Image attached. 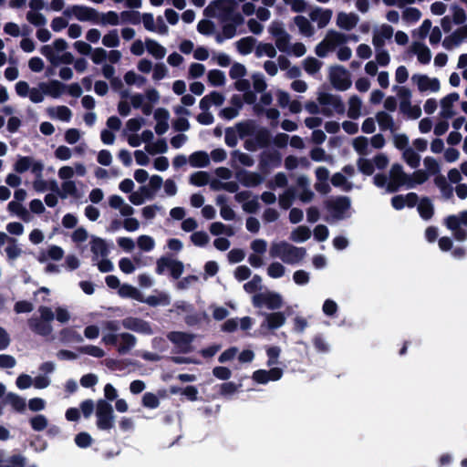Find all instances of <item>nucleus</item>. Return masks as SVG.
<instances>
[{
	"label": "nucleus",
	"mask_w": 467,
	"mask_h": 467,
	"mask_svg": "<svg viewBox=\"0 0 467 467\" xmlns=\"http://www.w3.org/2000/svg\"><path fill=\"white\" fill-rule=\"evenodd\" d=\"M465 39H467V24L456 29L442 41V46L447 50L458 47Z\"/></svg>",
	"instance_id": "obj_23"
},
{
	"label": "nucleus",
	"mask_w": 467,
	"mask_h": 467,
	"mask_svg": "<svg viewBox=\"0 0 467 467\" xmlns=\"http://www.w3.org/2000/svg\"><path fill=\"white\" fill-rule=\"evenodd\" d=\"M254 54L256 57H268L274 58L277 55L275 47L271 43L259 42L256 43Z\"/></svg>",
	"instance_id": "obj_41"
},
{
	"label": "nucleus",
	"mask_w": 467,
	"mask_h": 467,
	"mask_svg": "<svg viewBox=\"0 0 467 467\" xmlns=\"http://www.w3.org/2000/svg\"><path fill=\"white\" fill-rule=\"evenodd\" d=\"M87 168L82 162H75L73 166L64 165L57 171V176L61 181H70L74 176L84 177Z\"/></svg>",
	"instance_id": "obj_19"
},
{
	"label": "nucleus",
	"mask_w": 467,
	"mask_h": 467,
	"mask_svg": "<svg viewBox=\"0 0 467 467\" xmlns=\"http://www.w3.org/2000/svg\"><path fill=\"white\" fill-rule=\"evenodd\" d=\"M65 16L74 17L80 22L95 23L98 16V10L83 5H74L67 7L63 12Z\"/></svg>",
	"instance_id": "obj_8"
},
{
	"label": "nucleus",
	"mask_w": 467,
	"mask_h": 467,
	"mask_svg": "<svg viewBox=\"0 0 467 467\" xmlns=\"http://www.w3.org/2000/svg\"><path fill=\"white\" fill-rule=\"evenodd\" d=\"M145 47L147 52L156 59H162L167 53L166 48L152 38L145 39Z\"/></svg>",
	"instance_id": "obj_34"
},
{
	"label": "nucleus",
	"mask_w": 467,
	"mask_h": 467,
	"mask_svg": "<svg viewBox=\"0 0 467 467\" xmlns=\"http://www.w3.org/2000/svg\"><path fill=\"white\" fill-rule=\"evenodd\" d=\"M145 150L150 155L162 154L168 151V145L164 139H161L154 142L147 143Z\"/></svg>",
	"instance_id": "obj_53"
},
{
	"label": "nucleus",
	"mask_w": 467,
	"mask_h": 467,
	"mask_svg": "<svg viewBox=\"0 0 467 467\" xmlns=\"http://www.w3.org/2000/svg\"><path fill=\"white\" fill-rule=\"evenodd\" d=\"M401 158L412 169L418 168L420 163V156L412 147L403 150Z\"/></svg>",
	"instance_id": "obj_47"
},
{
	"label": "nucleus",
	"mask_w": 467,
	"mask_h": 467,
	"mask_svg": "<svg viewBox=\"0 0 467 467\" xmlns=\"http://www.w3.org/2000/svg\"><path fill=\"white\" fill-rule=\"evenodd\" d=\"M310 237L311 230L305 225H300L295 228L290 234V239L296 243H304Z\"/></svg>",
	"instance_id": "obj_51"
},
{
	"label": "nucleus",
	"mask_w": 467,
	"mask_h": 467,
	"mask_svg": "<svg viewBox=\"0 0 467 467\" xmlns=\"http://www.w3.org/2000/svg\"><path fill=\"white\" fill-rule=\"evenodd\" d=\"M411 82L417 87L421 93H437L441 89V82L437 78H431L426 74H413Z\"/></svg>",
	"instance_id": "obj_13"
},
{
	"label": "nucleus",
	"mask_w": 467,
	"mask_h": 467,
	"mask_svg": "<svg viewBox=\"0 0 467 467\" xmlns=\"http://www.w3.org/2000/svg\"><path fill=\"white\" fill-rule=\"evenodd\" d=\"M7 210L15 213L17 217L22 219L26 223L32 221V215L30 212L18 202H10L7 205Z\"/></svg>",
	"instance_id": "obj_38"
},
{
	"label": "nucleus",
	"mask_w": 467,
	"mask_h": 467,
	"mask_svg": "<svg viewBox=\"0 0 467 467\" xmlns=\"http://www.w3.org/2000/svg\"><path fill=\"white\" fill-rule=\"evenodd\" d=\"M389 176L387 192H393L402 186L407 187L409 174L404 171L401 164L393 163L389 169Z\"/></svg>",
	"instance_id": "obj_12"
},
{
	"label": "nucleus",
	"mask_w": 467,
	"mask_h": 467,
	"mask_svg": "<svg viewBox=\"0 0 467 467\" xmlns=\"http://www.w3.org/2000/svg\"><path fill=\"white\" fill-rule=\"evenodd\" d=\"M420 217L424 220H430L433 215V205L430 199H421L417 206Z\"/></svg>",
	"instance_id": "obj_58"
},
{
	"label": "nucleus",
	"mask_w": 467,
	"mask_h": 467,
	"mask_svg": "<svg viewBox=\"0 0 467 467\" xmlns=\"http://www.w3.org/2000/svg\"><path fill=\"white\" fill-rule=\"evenodd\" d=\"M323 63L314 57H307L302 62L304 70L309 74H317L322 67Z\"/></svg>",
	"instance_id": "obj_57"
},
{
	"label": "nucleus",
	"mask_w": 467,
	"mask_h": 467,
	"mask_svg": "<svg viewBox=\"0 0 467 467\" xmlns=\"http://www.w3.org/2000/svg\"><path fill=\"white\" fill-rule=\"evenodd\" d=\"M269 255L271 258L279 259L284 264L298 265L305 259L306 250L286 241H275L271 243Z\"/></svg>",
	"instance_id": "obj_1"
},
{
	"label": "nucleus",
	"mask_w": 467,
	"mask_h": 467,
	"mask_svg": "<svg viewBox=\"0 0 467 467\" xmlns=\"http://www.w3.org/2000/svg\"><path fill=\"white\" fill-rule=\"evenodd\" d=\"M444 223L453 233L456 240L462 242L467 239V233L462 228L467 227V211L457 215L448 216L444 220Z\"/></svg>",
	"instance_id": "obj_9"
},
{
	"label": "nucleus",
	"mask_w": 467,
	"mask_h": 467,
	"mask_svg": "<svg viewBox=\"0 0 467 467\" xmlns=\"http://www.w3.org/2000/svg\"><path fill=\"white\" fill-rule=\"evenodd\" d=\"M118 294L121 297H129L137 301H143V295L139 289L129 284H123L119 286Z\"/></svg>",
	"instance_id": "obj_43"
},
{
	"label": "nucleus",
	"mask_w": 467,
	"mask_h": 467,
	"mask_svg": "<svg viewBox=\"0 0 467 467\" xmlns=\"http://www.w3.org/2000/svg\"><path fill=\"white\" fill-rule=\"evenodd\" d=\"M141 21L144 28L152 33L165 36L169 33V27L161 16L156 18L151 13H144L141 16Z\"/></svg>",
	"instance_id": "obj_16"
},
{
	"label": "nucleus",
	"mask_w": 467,
	"mask_h": 467,
	"mask_svg": "<svg viewBox=\"0 0 467 467\" xmlns=\"http://www.w3.org/2000/svg\"><path fill=\"white\" fill-rule=\"evenodd\" d=\"M236 178L245 187H255L263 182V178L256 172L248 171H240L236 173Z\"/></svg>",
	"instance_id": "obj_29"
},
{
	"label": "nucleus",
	"mask_w": 467,
	"mask_h": 467,
	"mask_svg": "<svg viewBox=\"0 0 467 467\" xmlns=\"http://www.w3.org/2000/svg\"><path fill=\"white\" fill-rule=\"evenodd\" d=\"M234 129L238 132V135L241 139L253 135L255 131V125L253 121L247 120L239 122L234 126Z\"/></svg>",
	"instance_id": "obj_60"
},
{
	"label": "nucleus",
	"mask_w": 467,
	"mask_h": 467,
	"mask_svg": "<svg viewBox=\"0 0 467 467\" xmlns=\"http://www.w3.org/2000/svg\"><path fill=\"white\" fill-rule=\"evenodd\" d=\"M266 274L273 279L282 278L286 274V268L283 262L274 261L267 266Z\"/></svg>",
	"instance_id": "obj_46"
},
{
	"label": "nucleus",
	"mask_w": 467,
	"mask_h": 467,
	"mask_svg": "<svg viewBox=\"0 0 467 467\" xmlns=\"http://www.w3.org/2000/svg\"><path fill=\"white\" fill-rule=\"evenodd\" d=\"M329 207L337 214H343L350 207V199L339 196L329 202Z\"/></svg>",
	"instance_id": "obj_45"
},
{
	"label": "nucleus",
	"mask_w": 467,
	"mask_h": 467,
	"mask_svg": "<svg viewBox=\"0 0 467 467\" xmlns=\"http://www.w3.org/2000/svg\"><path fill=\"white\" fill-rule=\"evenodd\" d=\"M154 119H156L155 131L159 135L164 134L169 129L168 120L170 113L167 109L159 108L154 112Z\"/></svg>",
	"instance_id": "obj_28"
},
{
	"label": "nucleus",
	"mask_w": 467,
	"mask_h": 467,
	"mask_svg": "<svg viewBox=\"0 0 467 467\" xmlns=\"http://www.w3.org/2000/svg\"><path fill=\"white\" fill-rule=\"evenodd\" d=\"M43 171L44 169H40L34 173L35 179L32 182V188L36 192H44L49 188L48 182L44 179Z\"/></svg>",
	"instance_id": "obj_59"
},
{
	"label": "nucleus",
	"mask_w": 467,
	"mask_h": 467,
	"mask_svg": "<svg viewBox=\"0 0 467 467\" xmlns=\"http://www.w3.org/2000/svg\"><path fill=\"white\" fill-rule=\"evenodd\" d=\"M317 99L322 106L321 113L327 117L334 114L343 115L346 111L345 104L339 96L319 91Z\"/></svg>",
	"instance_id": "obj_4"
},
{
	"label": "nucleus",
	"mask_w": 467,
	"mask_h": 467,
	"mask_svg": "<svg viewBox=\"0 0 467 467\" xmlns=\"http://www.w3.org/2000/svg\"><path fill=\"white\" fill-rule=\"evenodd\" d=\"M96 425L100 431H109L114 427V410L110 403L99 400L96 404Z\"/></svg>",
	"instance_id": "obj_5"
},
{
	"label": "nucleus",
	"mask_w": 467,
	"mask_h": 467,
	"mask_svg": "<svg viewBox=\"0 0 467 467\" xmlns=\"http://www.w3.org/2000/svg\"><path fill=\"white\" fill-rule=\"evenodd\" d=\"M78 188L77 184L74 181H62L61 183V192H59V196L62 199H66L69 196H77Z\"/></svg>",
	"instance_id": "obj_64"
},
{
	"label": "nucleus",
	"mask_w": 467,
	"mask_h": 467,
	"mask_svg": "<svg viewBox=\"0 0 467 467\" xmlns=\"http://www.w3.org/2000/svg\"><path fill=\"white\" fill-rule=\"evenodd\" d=\"M146 198L151 199L152 195L147 187L142 186L137 192H132L129 196V201L134 205H141L145 202Z\"/></svg>",
	"instance_id": "obj_50"
},
{
	"label": "nucleus",
	"mask_w": 467,
	"mask_h": 467,
	"mask_svg": "<svg viewBox=\"0 0 467 467\" xmlns=\"http://www.w3.org/2000/svg\"><path fill=\"white\" fill-rule=\"evenodd\" d=\"M333 12L330 9L315 7L311 10L309 17L313 22L317 23L318 28H324L329 24Z\"/></svg>",
	"instance_id": "obj_26"
},
{
	"label": "nucleus",
	"mask_w": 467,
	"mask_h": 467,
	"mask_svg": "<svg viewBox=\"0 0 467 467\" xmlns=\"http://www.w3.org/2000/svg\"><path fill=\"white\" fill-rule=\"evenodd\" d=\"M359 17L353 12H338L336 16V26L345 31L353 30L358 24Z\"/></svg>",
	"instance_id": "obj_22"
},
{
	"label": "nucleus",
	"mask_w": 467,
	"mask_h": 467,
	"mask_svg": "<svg viewBox=\"0 0 467 467\" xmlns=\"http://www.w3.org/2000/svg\"><path fill=\"white\" fill-rule=\"evenodd\" d=\"M356 174L357 171L353 165H345L339 171L332 175L331 183L334 187L339 188L341 191L348 192L354 188H358V186H356L352 182V179Z\"/></svg>",
	"instance_id": "obj_6"
},
{
	"label": "nucleus",
	"mask_w": 467,
	"mask_h": 467,
	"mask_svg": "<svg viewBox=\"0 0 467 467\" xmlns=\"http://www.w3.org/2000/svg\"><path fill=\"white\" fill-rule=\"evenodd\" d=\"M401 113L410 119H417L421 116V109L419 105H412L411 102L400 107Z\"/></svg>",
	"instance_id": "obj_63"
},
{
	"label": "nucleus",
	"mask_w": 467,
	"mask_h": 467,
	"mask_svg": "<svg viewBox=\"0 0 467 467\" xmlns=\"http://www.w3.org/2000/svg\"><path fill=\"white\" fill-rule=\"evenodd\" d=\"M100 364L106 366L112 371H122L130 367L133 368L140 367L139 361L129 358H107L100 360Z\"/></svg>",
	"instance_id": "obj_18"
},
{
	"label": "nucleus",
	"mask_w": 467,
	"mask_h": 467,
	"mask_svg": "<svg viewBox=\"0 0 467 467\" xmlns=\"http://www.w3.org/2000/svg\"><path fill=\"white\" fill-rule=\"evenodd\" d=\"M124 325L132 330L145 333V334H150L152 333L151 327L150 324L142 319L139 318H127L124 321Z\"/></svg>",
	"instance_id": "obj_37"
},
{
	"label": "nucleus",
	"mask_w": 467,
	"mask_h": 467,
	"mask_svg": "<svg viewBox=\"0 0 467 467\" xmlns=\"http://www.w3.org/2000/svg\"><path fill=\"white\" fill-rule=\"evenodd\" d=\"M235 3L232 0H215L204 9L207 16L217 17L222 21L235 20Z\"/></svg>",
	"instance_id": "obj_3"
},
{
	"label": "nucleus",
	"mask_w": 467,
	"mask_h": 467,
	"mask_svg": "<svg viewBox=\"0 0 467 467\" xmlns=\"http://www.w3.org/2000/svg\"><path fill=\"white\" fill-rule=\"evenodd\" d=\"M265 319L261 324V329L275 330L283 327L285 323L286 317L282 312L264 313Z\"/></svg>",
	"instance_id": "obj_21"
},
{
	"label": "nucleus",
	"mask_w": 467,
	"mask_h": 467,
	"mask_svg": "<svg viewBox=\"0 0 467 467\" xmlns=\"http://www.w3.org/2000/svg\"><path fill=\"white\" fill-rule=\"evenodd\" d=\"M209 231L213 235L218 236L224 234L226 236H233L234 235V230L232 226L226 225L221 222H214L213 223L210 227Z\"/></svg>",
	"instance_id": "obj_55"
},
{
	"label": "nucleus",
	"mask_w": 467,
	"mask_h": 467,
	"mask_svg": "<svg viewBox=\"0 0 467 467\" xmlns=\"http://www.w3.org/2000/svg\"><path fill=\"white\" fill-rule=\"evenodd\" d=\"M352 147L355 151L361 155L366 156L370 154L368 139L364 136H358L352 140Z\"/></svg>",
	"instance_id": "obj_48"
},
{
	"label": "nucleus",
	"mask_w": 467,
	"mask_h": 467,
	"mask_svg": "<svg viewBox=\"0 0 467 467\" xmlns=\"http://www.w3.org/2000/svg\"><path fill=\"white\" fill-rule=\"evenodd\" d=\"M376 120L381 130L394 131L396 130L395 121L392 116L385 111H379L376 114Z\"/></svg>",
	"instance_id": "obj_40"
},
{
	"label": "nucleus",
	"mask_w": 467,
	"mask_h": 467,
	"mask_svg": "<svg viewBox=\"0 0 467 467\" xmlns=\"http://www.w3.org/2000/svg\"><path fill=\"white\" fill-rule=\"evenodd\" d=\"M29 326L35 332L44 336L49 335L52 331L51 324L41 319H30Z\"/></svg>",
	"instance_id": "obj_56"
},
{
	"label": "nucleus",
	"mask_w": 467,
	"mask_h": 467,
	"mask_svg": "<svg viewBox=\"0 0 467 467\" xmlns=\"http://www.w3.org/2000/svg\"><path fill=\"white\" fill-rule=\"evenodd\" d=\"M170 271L171 276L178 279L183 273V264L178 260L170 257H161L156 263V273L163 275L166 271Z\"/></svg>",
	"instance_id": "obj_15"
},
{
	"label": "nucleus",
	"mask_w": 467,
	"mask_h": 467,
	"mask_svg": "<svg viewBox=\"0 0 467 467\" xmlns=\"http://www.w3.org/2000/svg\"><path fill=\"white\" fill-rule=\"evenodd\" d=\"M420 17L421 13L416 7H406L402 11V20L408 25L416 23L420 19Z\"/></svg>",
	"instance_id": "obj_61"
},
{
	"label": "nucleus",
	"mask_w": 467,
	"mask_h": 467,
	"mask_svg": "<svg viewBox=\"0 0 467 467\" xmlns=\"http://www.w3.org/2000/svg\"><path fill=\"white\" fill-rule=\"evenodd\" d=\"M102 45L108 48H116L120 45V38L117 29L108 31L101 38Z\"/></svg>",
	"instance_id": "obj_49"
},
{
	"label": "nucleus",
	"mask_w": 467,
	"mask_h": 467,
	"mask_svg": "<svg viewBox=\"0 0 467 467\" xmlns=\"http://www.w3.org/2000/svg\"><path fill=\"white\" fill-rule=\"evenodd\" d=\"M294 23L297 26L299 33L305 37H311L315 35L316 30L308 18L303 16H296Z\"/></svg>",
	"instance_id": "obj_33"
},
{
	"label": "nucleus",
	"mask_w": 467,
	"mask_h": 467,
	"mask_svg": "<svg viewBox=\"0 0 467 467\" xmlns=\"http://www.w3.org/2000/svg\"><path fill=\"white\" fill-rule=\"evenodd\" d=\"M252 301L255 307H262L265 306L271 310L278 309L283 306L282 296L273 291L255 294L253 296Z\"/></svg>",
	"instance_id": "obj_11"
},
{
	"label": "nucleus",
	"mask_w": 467,
	"mask_h": 467,
	"mask_svg": "<svg viewBox=\"0 0 467 467\" xmlns=\"http://www.w3.org/2000/svg\"><path fill=\"white\" fill-rule=\"evenodd\" d=\"M394 33V29L388 24H382L379 28L375 29L372 36L373 46L385 47L386 40H389Z\"/></svg>",
	"instance_id": "obj_25"
},
{
	"label": "nucleus",
	"mask_w": 467,
	"mask_h": 467,
	"mask_svg": "<svg viewBox=\"0 0 467 467\" xmlns=\"http://www.w3.org/2000/svg\"><path fill=\"white\" fill-rule=\"evenodd\" d=\"M348 37L342 32L330 29L325 37L315 47V53L319 57H326L328 53L335 51L340 46L347 44Z\"/></svg>",
	"instance_id": "obj_2"
},
{
	"label": "nucleus",
	"mask_w": 467,
	"mask_h": 467,
	"mask_svg": "<svg viewBox=\"0 0 467 467\" xmlns=\"http://www.w3.org/2000/svg\"><path fill=\"white\" fill-rule=\"evenodd\" d=\"M348 116L356 119L361 116L362 100L356 95L349 98L348 101Z\"/></svg>",
	"instance_id": "obj_42"
},
{
	"label": "nucleus",
	"mask_w": 467,
	"mask_h": 467,
	"mask_svg": "<svg viewBox=\"0 0 467 467\" xmlns=\"http://www.w3.org/2000/svg\"><path fill=\"white\" fill-rule=\"evenodd\" d=\"M283 376V369L280 368H271L269 370L257 369L253 373L252 379L259 384H266L269 381H276Z\"/></svg>",
	"instance_id": "obj_20"
},
{
	"label": "nucleus",
	"mask_w": 467,
	"mask_h": 467,
	"mask_svg": "<svg viewBox=\"0 0 467 467\" xmlns=\"http://www.w3.org/2000/svg\"><path fill=\"white\" fill-rule=\"evenodd\" d=\"M142 303H146L150 306H168L171 303L170 296L164 292H158L156 295L143 297Z\"/></svg>",
	"instance_id": "obj_44"
},
{
	"label": "nucleus",
	"mask_w": 467,
	"mask_h": 467,
	"mask_svg": "<svg viewBox=\"0 0 467 467\" xmlns=\"http://www.w3.org/2000/svg\"><path fill=\"white\" fill-rule=\"evenodd\" d=\"M409 52L416 56L418 62L421 65H428L432 57L431 49L420 41L413 42L409 47Z\"/></svg>",
	"instance_id": "obj_24"
},
{
	"label": "nucleus",
	"mask_w": 467,
	"mask_h": 467,
	"mask_svg": "<svg viewBox=\"0 0 467 467\" xmlns=\"http://www.w3.org/2000/svg\"><path fill=\"white\" fill-rule=\"evenodd\" d=\"M45 165L41 160H37L33 156H21L18 155L13 169L16 173L22 174L30 171L33 174L40 169H44Z\"/></svg>",
	"instance_id": "obj_14"
},
{
	"label": "nucleus",
	"mask_w": 467,
	"mask_h": 467,
	"mask_svg": "<svg viewBox=\"0 0 467 467\" xmlns=\"http://www.w3.org/2000/svg\"><path fill=\"white\" fill-rule=\"evenodd\" d=\"M430 176L427 171L424 170H417L413 173L409 174L407 188L411 189L416 185L422 184L427 182Z\"/></svg>",
	"instance_id": "obj_54"
},
{
	"label": "nucleus",
	"mask_w": 467,
	"mask_h": 467,
	"mask_svg": "<svg viewBox=\"0 0 467 467\" xmlns=\"http://www.w3.org/2000/svg\"><path fill=\"white\" fill-rule=\"evenodd\" d=\"M90 250L93 254V261H98L100 257H106L109 254L105 240L97 236L91 238Z\"/></svg>",
	"instance_id": "obj_30"
},
{
	"label": "nucleus",
	"mask_w": 467,
	"mask_h": 467,
	"mask_svg": "<svg viewBox=\"0 0 467 467\" xmlns=\"http://www.w3.org/2000/svg\"><path fill=\"white\" fill-rule=\"evenodd\" d=\"M94 24L115 26L119 24V16L115 11H108L106 13L98 11V16Z\"/></svg>",
	"instance_id": "obj_39"
},
{
	"label": "nucleus",
	"mask_w": 467,
	"mask_h": 467,
	"mask_svg": "<svg viewBox=\"0 0 467 467\" xmlns=\"http://www.w3.org/2000/svg\"><path fill=\"white\" fill-rule=\"evenodd\" d=\"M167 337L175 345V347L187 348L193 341L194 335L181 331H173L169 333Z\"/></svg>",
	"instance_id": "obj_31"
},
{
	"label": "nucleus",
	"mask_w": 467,
	"mask_h": 467,
	"mask_svg": "<svg viewBox=\"0 0 467 467\" xmlns=\"http://www.w3.org/2000/svg\"><path fill=\"white\" fill-rule=\"evenodd\" d=\"M375 48V61L379 67H388L391 61L389 52L381 46H373Z\"/></svg>",
	"instance_id": "obj_52"
},
{
	"label": "nucleus",
	"mask_w": 467,
	"mask_h": 467,
	"mask_svg": "<svg viewBox=\"0 0 467 467\" xmlns=\"http://www.w3.org/2000/svg\"><path fill=\"white\" fill-rule=\"evenodd\" d=\"M41 87L44 88L45 95L53 99H57L62 96L65 91V86L58 80H51L49 82H41Z\"/></svg>",
	"instance_id": "obj_32"
},
{
	"label": "nucleus",
	"mask_w": 467,
	"mask_h": 467,
	"mask_svg": "<svg viewBox=\"0 0 467 467\" xmlns=\"http://www.w3.org/2000/svg\"><path fill=\"white\" fill-rule=\"evenodd\" d=\"M257 40L253 36H245L235 42V47L241 55L246 56L255 51Z\"/></svg>",
	"instance_id": "obj_36"
},
{
	"label": "nucleus",
	"mask_w": 467,
	"mask_h": 467,
	"mask_svg": "<svg viewBox=\"0 0 467 467\" xmlns=\"http://www.w3.org/2000/svg\"><path fill=\"white\" fill-rule=\"evenodd\" d=\"M47 116L52 119L63 122H69L72 118V111L67 106H51L46 109Z\"/></svg>",
	"instance_id": "obj_27"
},
{
	"label": "nucleus",
	"mask_w": 467,
	"mask_h": 467,
	"mask_svg": "<svg viewBox=\"0 0 467 467\" xmlns=\"http://www.w3.org/2000/svg\"><path fill=\"white\" fill-rule=\"evenodd\" d=\"M189 163L192 168H203L210 164V156L206 151L199 150L189 156Z\"/></svg>",
	"instance_id": "obj_35"
},
{
	"label": "nucleus",
	"mask_w": 467,
	"mask_h": 467,
	"mask_svg": "<svg viewBox=\"0 0 467 467\" xmlns=\"http://www.w3.org/2000/svg\"><path fill=\"white\" fill-rule=\"evenodd\" d=\"M460 96L458 93H451L443 97L440 100V117L441 119H451L455 114V103L459 100Z\"/></svg>",
	"instance_id": "obj_17"
},
{
	"label": "nucleus",
	"mask_w": 467,
	"mask_h": 467,
	"mask_svg": "<svg viewBox=\"0 0 467 467\" xmlns=\"http://www.w3.org/2000/svg\"><path fill=\"white\" fill-rule=\"evenodd\" d=\"M329 80L337 90L345 91L351 87L350 73L343 66H333L329 69Z\"/></svg>",
	"instance_id": "obj_10"
},
{
	"label": "nucleus",
	"mask_w": 467,
	"mask_h": 467,
	"mask_svg": "<svg viewBox=\"0 0 467 467\" xmlns=\"http://www.w3.org/2000/svg\"><path fill=\"white\" fill-rule=\"evenodd\" d=\"M124 81L127 85H134L138 88H142L146 84L147 79L133 70H130L124 75Z\"/></svg>",
	"instance_id": "obj_62"
},
{
	"label": "nucleus",
	"mask_w": 467,
	"mask_h": 467,
	"mask_svg": "<svg viewBox=\"0 0 467 467\" xmlns=\"http://www.w3.org/2000/svg\"><path fill=\"white\" fill-rule=\"evenodd\" d=\"M268 32L275 40V47L280 52L287 53L291 46V36L285 29L280 21H273L268 26Z\"/></svg>",
	"instance_id": "obj_7"
}]
</instances>
